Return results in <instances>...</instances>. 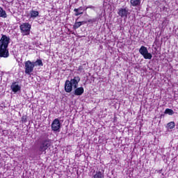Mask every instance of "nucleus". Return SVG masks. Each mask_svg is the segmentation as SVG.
Wrapping results in <instances>:
<instances>
[{"mask_svg":"<svg viewBox=\"0 0 178 178\" xmlns=\"http://www.w3.org/2000/svg\"><path fill=\"white\" fill-rule=\"evenodd\" d=\"M10 38L6 36V35H2L0 39V58H9V42Z\"/></svg>","mask_w":178,"mask_h":178,"instance_id":"1","label":"nucleus"},{"mask_svg":"<svg viewBox=\"0 0 178 178\" xmlns=\"http://www.w3.org/2000/svg\"><path fill=\"white\" fill-rule=\"evenodd\" d=\"M51 147V140L43 139L38 142L37 145V149L40 155L42 154H47V149Z\"/></svg>","mask_w":178,"mask_h":178,"instance_id":"2","label":"nucleus"},{"mask_svg":"<svg viewBox=\"0 0 178 178\" xmlns=\"http://www.w3.org/2000/svg\"><path fill=\"white\" fill-rule=\"evenodd\" d=\"M139 54L143 55L145 59H152V54L148 52V49L145 46H141L139 49Z\"/></svg>","mask_w":178,"mask_h":178,"instance_id":"3","label":"nucleus"},{"mask_svg":"<svg viewBox=\"0 0 178 178\" xmlns=\"http://www.w3.org/2000/svg\"><path fill=\"white\" fill-rule=\"evenodd\" d=\"M34 63L31 60H27L25 62V74H31L34 72Z\"/></svg>","mask_w":178,"mask_h":178,"instance_id":"4","label":"nucleus"},{"mask_svg":"<svg viewBox=\"0 0 178 178\" xmlns=\"http://www.w3.org/2000/svg\"><path fill=\"white\" fill-rule=\"evenodd\" d=\"M19 29L23 34L25 35H29L30 34V29H31V25L29 23H24L20 25Z\"/></svg>","mask_w":178,"mask_h":178,"instance_id":"5","label":"nucleus"},{"mask_svg":"<svg viewBox=\"0 0 178 178\" xmlns=\"http://www.w3.org/2000/svg\"><path fill=\"white\" fill-rule=\"evenodd\" d=\"M51 129L53 131H58L60 129V122L58 118L55 119L51 124Z\"/></svg>","mask_w":178,"mask_h":178,"instance_id":"6","label":"nucleus"},{"mask_svg":"<svg viewBox=\"0 0 178 178\" xmlns=\"http://www.w3.org/2000/svg\"><path fill=\"white\" fill-rule=\"evenodd\" d=\"M80 76H74L70 79V83L73 86L74 88H77L79 87V83H80Z\"/></svg>","mask_w":178,"mask_h":178,"instance_id":"7","label":"nucleus"},{"mask_svg":"<svg viewBox=\"0 0 178 178\" xmlns=\"http://www.w3.org/2000/svg\"><path fill=\"white\" fill-rule=\"evenodd\" d=\"M73 86L72 84L70 83V80H67L65 81V92H72V91H73Z\"/></svg>","mask_w":178,"mask_h":178,"instance_id":"8","label":"nucleus"},{"mask_svg":"<svg viewBox=\"0 0 178 178\" xmlns=\"http://www.w3.org/2000/svg\"><path fill=\"white\" fill-rule=\"evenodd\" d=\"M118 13L121 17H127L129 10H127L126 8H120Z\"/></svg>","mask_w":178,"mask_h":178,"instance_id":"9","label":"nucleus"},{"mask_svg":"<svg viewBox=\"0 0 178 178\" xmlns=\"http://www.w3.org/2000/svg\"><path fill=\"white\" fill-rule=\"evenodd\" d=\"M75 90H74V95L80 96L84 94V88H74Z\"/></svg>","mask_w":178,"mask_h":178,"instance_id":"10","label":"nucleus"},{"mask_svg":"<svg viewBox=\"0 0 178 178\" xmlns=\"http://www.w3.org/2000/svg\"><path fill=\"white\" fill-rule=\"evenodd\" d=\"M131 6L138 8L141 5V0H130Z\"/></svg>","mask_w":178,"mask_h":178,"instance_id":"11","label":"nucleus"},{"mask_svg":"<svg viewBox=\"0 0 178 178\" xmlns=\"http://www.w3.org/2000/svg\"><path fill=\"white\" fill-rule=\"evenodd\" d=\"M20 86L15 82L11 85V89L13 90V92H17V91H20Z\"/></svg>","mask_w":178,"mask_h":178,"instance_id":"12","label":"nucleus"},{"mask_svg":"<svg viewBox=\"0 0 178 178\" xmlns=\"http://www.w3.org/2000/svg\"><path fill=\"white\" fill-rule=\"evenodd\" d=\"M92 178H104V172L101 171H96L93 175Z\"/></svg>","mask_w":178,"mask_h":178,"instance_id":"13","label":"nucleus"},{"mask_svg":"<svg viewBox=\"0 0 178 178\" xmlns=\"http://www.w3.org/2000/svg\"><path fill=\"white\" fill-rule=\"evenodd\" d=\"M84 10V9L83 8V7H79V8H75L74 10V12H75V16H79V15H83V11Z\"/></svg>","mask_w":178,"mask_h":178,"instance_id":"14","label":"nucleus"},{"mask_svg":"<svg viewBox=\"0 0 178 178\" xmlns=\"http://www.w3.org/2000/svg\"><path fill=\"white\" fill-rule=\"evenodd\" d=\"M38 15H40V13H38V11L32 10L30 12V16H31V18L32 19H35V17H37Z\"/></svg>","mask_w":178,"mask_h":178,"instance_id":"15","label":"nucleus"},{"mask_svg":"<svg viewBox=\"0 0 178 178\" xmlns=\"http://www.w3.org/2000/svg\"><path fill=\"white\" fill-rule=\"evenodd\" d=\"M86 23H87V22H85V21L75 22L74 24V29L76 30L79 29V27H80L81 25L86 24Z\"/></svg>","mask_w":178,"mask_h":178,"instance_id":"16","label":"nucleus"},{"mask_svg":"<svg viewBox=\"0 0 178 178\" xmlns=\"http://www.w3.org/2000/svg\"><path fill=\"white\" fill-rule=\"evenodd\" d=\"M0 17H3L6 19V17H8V15H6V11L3 10V8L2 7H0Z\"/></svg>","mask_w":178,"mask_h":178,"instance_id":"17","label":"nucleus"},{"mask_svg":"<svg viewBox=\"0 0 178 178\" xmlns=\"http://www.w3.org/2000/svg\"><path fill=\"white\" fill-rule=\"evenodd\" d=\"M33 63V66L35 67V66H44V64L42 63V60L38 59L35 62H32Z\"/></svg>","mask_w":178,"mask_h":178,"instance_id":"18","label":"nucleus"},{"mask_svg":"<svg viewBox=\"0 0 178 178\" xmlns=\"http://www.w3.org/2000/svg\"><path fill=\"white\" fill-rule=\"evenodd\" d=\"M167 127L168 129H174L175 127V122H170L167 124Z\"/></svg>","mask_w":178,"mask_h":178,"instance_id":"19","label":"nucleus"},{"mask_svg":"<svg viewBox=\"0 0 178 178\" xmlns=\"http://www.w3.org/2000/svg\"><path fill=\"white\" fill-rule=\"evenodd\" d=\"M22 122L23 123H26L27 122V115H24L22 118Z\"/></svg>","mask_w":178,"mask_h":178,"instance_id":"20","label":"nucleus"},{"mask_svg":"<svg viewBox=\"0 0 178 178\" xmlns=\"http://www.w3.org/2000/svg\"><path fill=\"white\" fill-rule=\"evenodd\" d=\"M88 22V23H95L96 20L95 19H89Z\"/></svg>","mask_w":178,"mask_h":178,"instance_id":"21","label":"nucleus"},{"mask_svg":"<svg viewBox=\"0 0 178 178\" xmlns=\"http://www.w3.org/2000/svg\"><path fill=\"white\" fill-rule=\"evenodd\" d=\"M165 113H166L167 115H169L170 116H172L173 115V113H175L174 112H165Z\"/></svg>","mask_w":178,"mask_h":178,"instance_id":"22","label":"nucleus"},{"mask_svg":"<svg viewBox=\"0 0 178 178\" xmlns=\"http://www.w3.org/2000/svg\"><path fill=\"white\" fill-rule=\"evenodd\" d=\"M165 112H173V111L172 109L167 108Z\"/></svg>","mask_w":178,"mask_h":178,"instance_id":"23","label":"nucleus"},{"mask_svg":"<svg viewBox=\"0 0 178 178\" xmlns=\"http://www.w3.org/2000/svg\"><path fill=\"white\" fill-rule=\"evenodd\" d=\"M88 8H89L90 9H94V6H90L88 7Z\"/></svg>","mask_w":178,"mask_h":178,"instance_id":"24","label":"nucleus"},{"mask_svg":"<svg viewBox=\"0 0 178 178\" xmlns=\"http://www.w3.org/2000/svg\"><path fill=\"white\" fill-rule=\"evenodd\" d=\"M158 118H159V117H156H156H155V119H158Z\"/></svg>","mask_w":178,"mask_h":178,"instance_id":"25","label":"nucleus"},{"mask_svg":"<svg viewBox=\"0 0 178 178\" xmlns=\"http://www.w3.org/2000/svg\"><path fill=\"white\" fill-rule=\"evenodd\" d=\"M160 118H162V115H160Z\"/></svg>","mask_w":178,"mask_h":178,"instance_id":"26","label":"nucleus"}]
</instances>
